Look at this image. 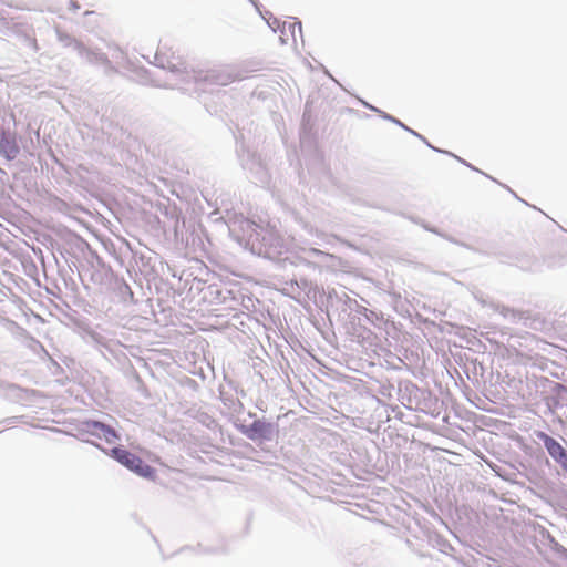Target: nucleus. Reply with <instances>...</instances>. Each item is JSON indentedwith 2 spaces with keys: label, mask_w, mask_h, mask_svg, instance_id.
Here are the masks:
<instances>
[{
  "label": "nucleus",
  "mask_w": 567,
  "mask_h": 567,
  "mask_svg": "<svg viewBox=\"0 0 567 567\" xmlns=\"http://www.w3.org/2000/svg\"><path fill=\"white\" fill-rule=\"evenodd\" d=\"M111 455L122 465L135 472L140 476L153 478L155 475V470L153 467L146 464L141 457L124 449L114 447L111 451Z\"/></svg>",
  "instance_id": "obj_1"
},
{
  "label": "nucleus",
  "mask_w": 567,
  "mask_h": 567,
  "mask_svg": "<svg viewBox=\"0 0 567 567\" xmlns=\"http://www.w3.org/2000/svg\"><path fill=\"white\" fill-rule=\"evenodd\" d=\"M89 429L92 434L97 435L100 439H104L109 444L115 443L118 439L116 432L112 427L101 422L94 421L90 423Z\"/></svg>",
  "instance_id": "obj_2"
},
{
  "label": "nucleus",
  "mask_w": 567,
  "mask_h": 567,
  "mask_svg": "<svg viewBox=\"0 0 567 567\" xmlns=\"http://www.w3.org/2000/svg\"><path fill=\"white\" fill-rule=\"evenodd\" d=\"M537 436L544 442L547 452L556 462L566 452V450L558 441H556L554 437L549 436L545 432H538Z\"/></svg>",
  "instance_id": "obj_3"
},
{
  "label": "nucleus",
  "mask_w": 567,
  "mask_h": 567,
  "mask_svg": "<svg viewBox=\"0 0 567 567\" xmlns=\"http://www.w3.org/2000/svg\"><path fill=\"white\" fill-rule=\"evenodd\" d=\"M269 430H270L269 424L257 420L250 424V426L246 431V434L249 439L256 440V439L267 437Z\"/></svg>",
  "instance_id": "obj_4"
},
{
  "label": "nucleus",
  "mask_w": 567,
  "mask_h": 567,
  "mask_svg": "<svg viewBox=\"0 0 567 567\" xmlns=\"http://www.w3.org/2000/svg\"><path fill=\"white\" fill-rule=\"evenodd\" d=\"M557 463H559L561 467L567 472V452H565L564 455L557 460Z\"/></svg>",
  "instance_id": "obj_5"
}]
</instances>
